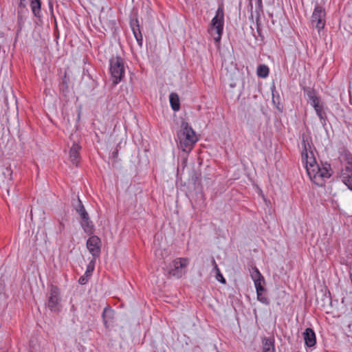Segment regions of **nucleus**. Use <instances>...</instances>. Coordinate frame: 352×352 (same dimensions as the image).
Instances as JSON below:
<instances>
[{"instance_id":"obj_12","label":"nucleus","mask_w":352,"mask_h":352,"mask_svg":"<svg viewBox=\"0 0 352 352\" xmlns=\"http://www.w3.org/2000/svg\"><path fill=\"white\" fill-rule=\"evenodd\" d=\"M81 219V226L84 230V232L88 234H93L94 232V225L93 223L90 221L89 214L87 216L82 217Z\"/></svg>"},{"instance_id":"obj_13","label":"nucleus","mask_w":352,"mask_h":352,"mask_svg":"<svg viewBox=\"0 0 352 352\" xmlns=\"http://www.w3.org/2000/svg\"><path fill=\"white\" fill-rule=\"evenodd\" d=\"M80 148L81 146L77 143H74L70 148L69 157L74 164L77 165L78 163L79 151Z\"/></svg>"},{"instance_id":"obj_7","label":"nucleus","mask_w":352,"mask_h":352,"mask_svg":"<svg viewBox=\"0 0 352 352\" xmlns=\"http://www.w3.org/2000/svg\"><path fill=\"white\" fill-rule=\"evenodd\" d=\"M324 9L320 6H316L311 15V22L316 24V28L318 31L322 30L325 25Z\"/></svg>"},{"instance_id":"obj_14","label":"nucleus","mask_w":352,"mask_h":352,"mask_svg":"<svg viewBox=\"0 0 352 352\" xmlns=\"http://www.w3.org/2000/svg\"><path fill=\"white\" fill-rule=\"evenodd\" d=\"M262 352H275L274 339L264 338L262 340Z\"/></svg>"},{"instance_id":"obj_4","label":"nucleus","mask_w":352,"mask_h":352,"mask_svg":"<svg viewBox=\"0 0 352 352\" xmlns=\"http://www.w3.org/2000/svg\"><path fill=\"white\" fill-rule=\"evenodd\" d=\"M109 70L114 84H118L125 74L124 63L120 56L112 57L109 60Z\"/></svg>"},{"instance_id":"obj_9","label":"nucleus","mask_w":352,"mask_h":352,"mask_svg":"<svg viewBox=\"0 0 352 352\" xmlns=\"http://www.w3.org/2000/svg\"><path fill=\"white\" fill-rule=\"evenodd\" d=\"M340 179L349 189L352 190V162H349L342 169Z\"/></svg>"},{"instance_id":"obj_2","label":"nucleus","mask_w":352,"mask_h":352,"mask_svg":"<svg viewBox=\"0 0 352 352\" xmlns=\"http://www.w3.org/2000/svg\"><path fill=\"white\" fill-rule=\"evenodd\" d=\"M178 146L183 151H190L198 141L195 131L187 123L182 122L181 129L177 133Z\"/></svg>"},{"instance_id":"obj_3","label":"nucleus","mask_w":352,"mask_h":352,"mask_svg":"<svg viewBox=\"0 0 352 352\" xmlns=\"http://www.w3.org/2000/svg\"><path fill=\"white\" fill-rule=\"evenodd\" d=\"M224 27V9L223 6H219L215 16L212 18L208 28L209 34L216 43H219L223 34Z\"/></svg>"},{"instance_id":"obj_15","label":"nucleus","mask_w":352,"mask_h":352,"mask_svg":"<svg viewBox=\"0 0 352 352\" xmlns=\"http://www.w3.org/2000/svg\"><path fill=\"white\" fill-rule=\"evenodd\" d=\"M169 102L172 109L175 111L179 110V96L175 93H171L169 96Z\"/></svg>"},{"instance_id":"obj_21","label":"nucleus","mask_w":352,"mask_h":352,"mask_svg":"<svg viewBox=\"0 0 352 352\" xmlns=\"http://www.w3.org/2000/svg\"><path fill=\"white\" fill-rule=\"evenodd\" d=\"M76 212L80 215V218L88 215V213L87 212L84 206L82 204V201L80 199H78V204L76 206Z\"/></svg>"},{"instance_id":"obj_10","label":"nucleus","mask_w":352,"mask_h":352,"mask_svg":"<svg viewBox=\"0 0 352 352\" xmlns=\"http://www.w3.org/2000/svg\"><path fill=\"white\" fill-rule=\"evenodd\" d=\"M303 338L305 344L308 347H312L315 346L316 343V333L311 328H307L303 332Z\"/></svg>"},{"instance_id":"obj_25","label":"nucleus","mask_w":352,"mask_h":352,"mask_svg":"<svg viewBox=\"0 0 352 352\" xmlns=\"http://www.w3.org/2000/svg\"><path fill=\"white\" fill-rule=\"evenodd\" d=\"M214 265V268L215 270H217V279L221 282V283H226V280L225 278H223V275L220 273V271H219V269L217 267V265L215 262L214 260L212 261Z\"/></svg>"},{"instance_id":"obj_17","label":"nucleus","mask_w":352,"mask_h":352,"mask_svg":"<svg viewBox=\"0 0 352 352\" xmlns=\"http://www.w3.org/2000/svg\"><path fill=\"white\" fill-rule=\"evenodd\" d=\"M307 96L312 107L320 103V98L316 95L314 89H308L307 91Z\"/></svg>"},{"instance_id":"obj_18","label":"nucleus","mask_w":352,"mask_h":352,"mask_svg":"<svg viewBox=\"0 0 352 352\" xmlns=\"http://www.w3.org/2000/svg\"><path fill=\"white\" fill-rule=\"evenodd\" d=\"M313 107H314V110L316 111V113L317 116H318V118H320V120L322 122H324L325 120H326V113L323 110L322 104L319 103L318 104L314 105Z\"/></svg>"},{"instance_id":"obj_28","label":"nucleus","mask_w":352,"mask_h":352,"mask_svg":"<svg viewBox=\"0 0 352 352\" xmlns=\"http://www.w3.org/2000/svg\"><path fill=\"white\" fill-rule=\"evenodd\" d=\"M19 8L21 9H23L25 8V0H20L19 3Z\"/></svg>"},{"instance_id":"obj_29","label":"nucleus","mask_w":352,"mask_h":352,"mask_svg":"<svg viewBox=\"0 0 352 352\" xmlns=\"http://www.w3.org/2000/svg\"><path fill=\"white\" fill-rule=\"evenodd\" d=\"M256 6H257V9H258L260 11H262V8H263L262 0H257Z\"/></svg>"},{"instance_id":"obj_27","label":"nucleus","mask_w":352,"mask_h":352,"mask_svg":"<svg viewBox=\"0 0 352 352\" xmlns=\"http://www.w3.org/2000/svg\"><path fill=\"white\" fill-rule=\"evenodd\" d=\"M78 282L81 285H85L87 282V278L86 277H85L84 276H82L80 277Z\"/></svg>"},{"instance_id":"obj_11","label":"nucleus","mask_w":352,"mask_h":352,"mask_svg":"<svg viewBox=\"0 0 352 352\" xmlns=\"http://www.w3.org/2000/svg\"><path fill=\"white\" fill-rule=\"evenodd\" d=\"M130 26L138 43L141 46L142 44V35L140 29L138 21L137 19L131 20L130 22Z\"/></svg>"},{"instance_id":"obj_16","label":"nucleus","mask_w":352,"mask_h":352,"mask_svg":"<svg viewBox=\"0 0 352 352\" xmlns=\"http://www.w3.org/2000/svg\"><path fill=\"white\" fill-rule=\"evenodd\" d=\"M41 6L40 0H30V7L33 14L36 17H40L41 16Z\"/></svg>"},{"instance_id":"obj_5","label":"nucleus","mask_w":352,"mask_h":352,"mask_svg":"<svg viewBox=\"0 0 352 352\" xmlns=\"http://www.w3.org/2000/svg\"><path fill=\"white\" fill-rule=\"evenodd\" d=\"M188 263L189 260L186 258L175 259L168 267V274L177 278L182 277L186 273V268Z\"/></svg>"},{"instance_id":"obj_24","label":"nucleus","mask_w":352,"mask_h":352,"mask_svg":"<svg viewBox=\"0 0 352 352\" xmlns=\"http://www.w3.org/2000/svg\"><path fill=\"white\" fill-rule=\"evenodd\" d=\"M264 292H256L257 299L258 301H260L261 302H262L265 305H269V303H270L269 299L265 296V294H263Z\"/></svg>"},{"instance_id":"obj_6","label":"nucleus","mask_w":352,"mask_h":352,"mask_svg":"<svg viewBox=\"0 0 352 352\" xmlns=\"http://www.w3.org/2000/svg\"><path fill=\"white\" fill-rule=\"evenodd\" d=\"M47 307L53 312H59L61 309L59 289L56 286H51L47 302Z\"/></svg>"},{"instance_id":"obj_26","label":"nucleus","mask_w":352,"mask_h":352,"mask_svg":"<svg viewBox=\"0 0 352 352\" xmlns=\"http://www.w3.org/2000/svg\"><path fill=\"white\" fill-rule=\"evenodd\" d=\"M3 174L4 175L5 177H8V179L12 180V170L10 169V168H6Z\"/></svg>"},{"instance_id":"obj_23","label":"nucleus","mask_w":352,"mask_h":352,"mask_svg":"<svg viewBox=\"0 0 352 352\" xmlns=\"http://www.w3.org/2000/svg\"><path fill=\"white\" fill-rule=\"evenodd\" d=\"M96 258H92V259L89 263V264H88L87 267V270H86V272L85 273V276H90L91 274L94 270L95 264H96Z\"/></svg>"},{"instance_id":"obj_19","label":"nucleus","mask_w":352,"mask_h":352,"mask_svg":"<svg viewBox=\"0 0 352 352\" xmlns=\"http://www.w3.org/2000/svg\"><path fill=\"white\" fill-rule=\"evenodd\" d=\"M270 72L269 67L265 65H260L257 67L256 74L258 77L265 78L268 76Z\"/></svg>"},{"instance_id":"obj_8","label":"nucleus","mask_w":352,"mask_h":352,"mask_svg":"<svg viewBox=\"0 0 352 352\" xmlns=\"http://www.w3.org/2000/svg\"><path fill=\"white\" fill-rule=\"evenodd\" d=\"M100 239L93 235L87 241V248L94 258H97L100 254Z\"/></svg>"},{"instance_id":"obj_1","label":"nucleus","mask_w":352,"mask_h":352,"mask_svg":"<svg viewBox=\"0 0 352 352\" xmlns=\"http://www.w3.org/2000/svg\"><path fill=\"white\" fill-rule=\"evenodd\" d=\"M302 161L305 163L307 175L313 183L322 186L325 179L331 175L330 164L326 163L319 165L317 163L308 138L302 137Z\"/></svg>"},{"instance_id":"obj_20","label":"nucleus","mask_w":352,"mask_h":352,"mask_svg":"<svg viewBox=\"0 0 352 352\" xmlns=\"http://www.w3.org/2000/svg\"><path fill=\"white\" fill-rule=\"evenodd\" d=\"M250 276H251V278L253 280V281H254V280H258V279H261V280H264V277L261 274V272H259L258 268H256V267H254L252 268V271L250 272Z\"/></svg>"},{"instance_id":"obj_22","label":"nucleus","mask_w":352,"mask_h":352,"mask_svg":"<svg viewBox=\"0 0 352 352\" xmlns=\"http://www.w3.org/2000/svg\"><path fill=\"white\" fill-rule=\"evenodd\" d=\"M254 286H255L256 292H265V289L263 286V284L265 283V280H261V279L254 280Z\"/></svg>"}]
</instances>
